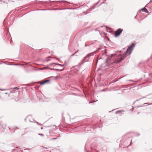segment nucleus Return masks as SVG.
I'll list each match as a JSON object with an SVG mask.
<instances>
[{"label": "nucleus", "instance_id": "18", "mask_svg": "<svg viewBox=\"0 0 152 152\" xmlns=\"http://www.w3.org/2000/svg\"><path fill=\"white\" fill-rule=\"evenodd\" d=\"M51 69V70H53V69Z\"/></svg>", "mask_w": 152, "mask_h": 152}, {"label": "nucleus", "instance_id": "6", "mask_svg": "<svg viewBox=\"0 0 152 152\" xmlns=\"http://www.w3.org/2000/svg\"><path fill=\"white\" fill-rule=\"evenodd\" d=\"M123 111V110H120L117 111L115 112V113L116 114H120Z\"/></svg>", "mask_w": 152, "mask_h": 152}, {"label": "nucleus", "instance_id": "14", "mask_svg": "<svg viewBox=\"0 0 152 152\" xmlns=\"http://www.w3.org/2000/svg\"><path fill=\"white\" fill-rule=\"evenodd\" d=\"M59 65L60 66H63V65H62L61 64H59Z\"/></svg>", "mask_w": 152, "mask_h": 152}, {"label": "nucleus", "instance_id": "26", "mask_svg": "<svg viewBox=\"0 0 152 152\" xmlns=\"http://www.w3.org/2000/svg\"><path fill=\"white\" fill-rule=\"evenodd\" d=\"M111 111H109V112H110Z\"/></svg>", "mask_w": 152, "mask_h": 152}, {"label": "nucleus", "instance_id": "1", "mask_svg": "<svg viewBox=\"0 0 152 152\" xmlns=\"http://www.w3.org/2000/svg\"><path fill=\"white\" fill-rule=\"evenodd\" d=\"M119 53L120 54H117L114 55V57L115 58L114 63H119L124 59V56H123L122 51H120Z\"/></svg>", "mask_w": 152, "mask_h": 152}, {"label": "nucleus", "instance_id": "23", "mask_svg": "<svg viewBox=\"0 0 152 152\" xmlns=\"http://www.w3.org/2000/svg\"><path fill=\"white\" fill-rule=\"evenodd\" d=\"M99 49H100L99 48L98 50H99Z\"/></svg>", "mask_w": 152, "mask_h": 152}, {"label": "nucleus", "instance_id": "24", "mask_svg": "<svg viewBox=\"0 0 152 152\" xmlns=\"http://www.w3.org/2000/svg\"><path fill=\"white\" fill-rule=\"evenodd\" d=\"M92 102H89V103H91Z\"/></svg>", "mask_w": 152, "mask_h": 152}, {"label": "nucleus", "instance_id": "22", "mask_svg": "<svg viewBox=\"0 0 152 152\" xmlns=\"http://www.w3.org/2000/svg\"><path fill=\"white\" fill-rule=\"evenodd\" d=\"M37 124H39V123H37Z\"/></svg>", "mask_w": 152, "mask_h": 152}, {"label": "nucleus", "instance_id": "12", "mask_svg": "<svg viewBox=\"0 0 152 152\" xmlns=\"http://www.w3.org/2000/svg\"><path fill=\"white\" fill-rule=\"evenodd\" d=\"M94 7H93L92 8H91L89 10H91V9H94Z\"/></svg>", "mask_w": 152, "mask_h": 152}, {"label": "nucleus", "instance_id": "20", "mask_svg": "<svg viewBox=\"0 0 152 152\" xmlns=\"http://www.w3.org/2000/svg\"><path fill=\"white\" fill-rule=\"evenodd\" d=\"M104 91V89H103V90H102V91Z\"/></svg>", "mask_w": 152, "mask_h": 152}, {"label": "nucleus", "instance_id": "3", "mask_svg": "<svg viewBox=\"0 0 152 152\" xmlns=\"http://www.w3.org/2000/svg\"><path fill=\"white\" fill-rule=\"evenodd\" d=\"M97 50H96L93 52L91 53L88 54L84 58L83 60V61L82 63L81 64H83L85 62L87 61L89 59V57L90 56H93L94 55V53H96Z\"/></svg>", "mask_w": 152, "mask_h": 152}, {"label": "nucleus", "instance_id": "25", "mask_svg": "<svg viewBox=\"0 0 152 152\" xmlns=\"http://www.w3.org/2000/svg\"><path fill=\"white\" fill-rule=\"evenodd\" d=\"M63 1L66 2V1Z\"/></svg>", "mask_w": 152, "mask_h": 152}, {"label": "nucleus", "instance_id": "2", "mask_svg": "<svg viewBox=\"0 0 152 152\" xmlns=\"http://www.w3.org/2000/svg\"><path fill=\"white\" fill-rule=\"evenodd\" d=\"M134 46V44H132L128 48L127 50L125 52V53H124V57H126L130 55L132 53Z\"/></svg>", "mask_w": 152, "mask_h": 152}, {"label": "nucleus", "instance_id": "15", "mask_svg": "<svg viewBox=\"0 0 152 152\" xmlns=\"http://www.w3.org/2000/svg\"><path fill=\"white\" fill-rule=\"evenodd\" d=\"M56 138H53V139H50L51 140H52V139H56Z\"/></svg>", "mask_w": 152, "mask_h": 152}, {"label": "nucleus", "instance_id": "16", "mask_svg": "<svg viewBox=\"0 0 152 152\" xmlns=\"http://www.w3.org/2000/svg\"><path fill=\"white\" fill-rule=\"evenodd\" d=\"M85 46H88V45H86V44H85Z\"/></svg>", "mask_w": 152, "mask_h": 152}, {"label": "nucleus", "instance_id": "10", "mask_svg": "<svg viewBox=\"0 0 152 152\" xmlns=\"http://www.w3.org/2000/svg\"><path fill=\"white\" fill-rule=\"evenodd\" d=\"M78 51V50L75 53L72 54V55L71 56H74Z\"/></svg>", "mask_w": 152, "mask_h": 152}, {"label": "nucleus", "instance_id": "21", "mask_svg": "<svg viewBox=\"0 0 152 152\" xmlns=\"http://www.w3.org/2000/svg\"><path fill=\"white\" fill-rule=\"evenodd\" d=\"M49 61V60H48L47 61Z\"/></svg>", "mask_w": 152, "mask_h": 152}, {"label": "nucleus", "instance_id": "4", "mask_svg": "<svg viewBox=\"0 0 152 152\" xmlns=\"http://www.w3.org/2000/svg\"><path fill=\"white\" fill-rule=\"evenodd\" d=\"M123 31V29L119 28L115 32L114 35L115 37H117L120 35Z\"/></svg>", "mask_w": 152, "mask_h": 152}, {"label": "nucleus", "instance_id": "13", "mask_svg": "<svg viewBox=\"0 0 152 152\" xmlns=\"http://www.w3.org/2000/svg\"><path fill=\"white\" fill-rule=\"evenodd\" d=\"M14 88V89H17H17H19V88H18V87H15Z\"/></svg>", "mask_w": 152, "mask_h": 152}, {"label": "nucleus", "instance_id": "7", "mask_svg": "<svg viewBox=\"0 0 152 152\" xmlns=\"http://www.w3.org/2000/svg\"><path fill=\"white\" fill-rule=\"evenodd\" d=\"M50 80H46V81H45L44 82L41 83H40L41 84H43L45 83H48V82H49Z\"/></svg>", "mask_w": 152, "mask_h": 152}, {"label": "nucleus", "instance_id": "5", "mask_svg": "<svg viewBox=\"0 0 152 152\" xmlns=\"http://www.w3.org/2000/svg\"><path fill=\"white\" fill-rule=\"evenodd\" d=\"M141 10L142 12H144L146 13H148V12L147 9L145 7H144L142 9H141Z\"/></svg>", "mask_w": 152, "mask_h": 152}, {"label": "nucleus", "instance_id": "9", "mask_svg": "<svg viewBox=\"0 0 152 152\" xmlns=\"http://www.w3.org/2000/svg\"><path fill=\"white\" fill-rule=\"evenodd\" d=\"M0 90H1V91H5V90H8V89H1V88H0Z\"/></svg>", "mask_w": 152, "mask_h": 152}, {"label": "nucleus", "instance_id": "19", "mask_svg": "<svg viewBox=\"0 0 152 152\" xmlns=\"http://www.w3.org/2000/svg\"><path fill=\"white\" fill-rule=\"evenodd\" d=\"M43 127H42V128H41V129H43Z\"/></svg>", "mask_w": 152, "mask_h": 152}, {"label": "nucleus", "instance_id": "8", "mask_svg": "<svg viewBox=\"0 0 152 152\" xmlns=\"http://www.w3.org/2000/svg\"><path fill=\"white\" fill-rule=\"evenodd\" d=\"M56 70L58 71H62L63 70V69H56Z\"/></svg>", "mask_w": 152, "mask_h": 152}, {"label": "nucleus", "instance_id": "17", "mask_svg": "<svg viewBox=\"0 0 152 152\" xmlns=\"http://www.w3.org/2000/svg\"><path fill=\"white\" fill-rule=\"evenodd\" d=\"M7 93H5V94H7Z\"/></svg>", "mask_w": 152, "mask_h": 152}, {"label": "nucleus", "instance_id": "11", "mask_svg": "<svg viewBox=\"0 0 152 152\" xmlns=\"http://www.w3.org/2000/svg\"><path fill=\"white\" fill-rule=\"evenodd\" d=\"M38 134L40 135H41V136H44V134H42L39 133V134Z\"/></svg>", "mask_w": 152, "mask_h": 152}]
</instances>
